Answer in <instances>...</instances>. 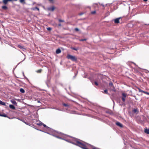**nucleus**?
<instances>
[{
  "label": "nucleus",
  "instance_id": "10",
  "mask_svg": "<svg viewBox=\"0 0 149 149\" xmlns=\"http://www.w3.org/2000/svg\"><path fill=\"white\" fill-rule=\"evenodd\" d=\"M0 104H1L5 106L6 103L4 102H2L0 100Z\"/></svg>",
  "mask_w": 149,
  "mask_h": 149
},
{
  "label": "nucleus",
  "instance_id": "29",
  "mask_svg": "<svg viewBox=\"0 0 149 149\" xmlns=\"http://www.w3.org/2000/svg\"><path fill=\"white\" fill-rule=\"evenodd\" d=\"M41 70L40 69V70H38V71H37V72H38L40 73V72H41Z\"/></svg>",
  "mask_w": 149,
  "mask_h": 149
},
{
  "label": "nucleus",
  "instance_id": "2",
  "mask_svg": "<svg viewBox=\"0 0 149 149\" xmlns=\"http://www.w3.org/2000/svg\"><path fill=\"white\" fill-rule=\"evenodd\" d=\"M109 84L110 90L111 91H115V89L114 86L113 85V84L111 82L109 83Z\"/></svg>",
  "mask_w": 149,
  "mask_h": 149
},
{
  "label": "nucleus",
  "instance_id": "21",
  "mask_svg": "<svg viewBox=\"0 0 149 149\" xmlns=\"http://www.w3.org/2000/svg\"><path fill=\"white\" fill-rule=\"evenodd\" d=\"M18 47L19 48H20V49H22V48H23V47H22V46H21V45H18Z\"/></svg>",
  "mask_w": 149,
  "mask_h": 149
},
{
  "label": "nucleus",
  "instance_id": "8",
  "mask_svg": "<svg viewBox=\"0 0 149 149\" xmlns=\"http://www.w3.org/2000/svg\"><path fill=\"white\" fill-rule=\"evenodd\" d=\"M61 52V50L59 49H57L56 51V53L57 54H58L60 53Z\"/></svg>",
  "mask_w": 149,
  "mask_h": 149
},
{
  "label": "nucleus",
  "instance_id": "32",
  "mask_svg": "<svg viewBox=\"0 0 149 149\" xmlns=\"http://www.w3.org/2000/svg\"><path fill=\"white\" fill-rule=\"evenodd\" d=\"M63 105L64 106H65V107H67L68 106V105L67 104H63Z\"/></svg>",
  "mask_w": 149,
  "mask_h": 149
},
{
  "label": "nucleus",
  "instance_id": "35",
  "mask_svg": "<svg viewBox=\"0 0 149 149\" xmlns=\"http://www.w3.org/2000/svg\"><path fill=\"white\" fill-rule=\"evenodd\" d=\"M13 0H8V1H12Z\"/></svg>",
  "mask_w": 149,
  "mask_h": 149
},
{
  "label": "nucleus",
  "instance_id": "28",
  "mask_svg": "<svg viewBox=\"0 0 149 149\" xmlns=\"http://www.w3.org/2000/svg\"><path fill=\"white\" fill-rule=\"evenodd\" d=\"M47 30L49 31L51 30L52 29L50 27L48 28H47Z\"/></svg>",
  "mask_w": 149,
  "mask_h": 149
},
{
  "label": "nucleus",
  "instance_id": "33",
  "mask_svg": "<svg viewBox=\"0 0 149 149\" xmlns=\"http://www.w3.org/2000/svg\"><path fill=\"white\" fill-rule=\"evenodd\" d=\"M59 21L60 22H63V20H61V19H59Z\"/></svg>",
  "mask_w": 149,
  "mask_h": 149
},
{
  "label": "nucleus",
  "instance_id": "37",
  "mask_svg": "<svg viewBox=\"0 0 149 149\" xmlns=\"http://www.w3.org/2000/svg\"><path fill=\"white\" fill-rule=\"evenodd\" d=\"M58 25H59V26H61V24H58Z\"/></svg>",
  "mask_w": 149,
  "mask_h": 149
},
{
  "label": "nucleus",
  "instance_id": "11",
  "mask_svg": "<svg viewBox=\"0 0 149 149\" xmlns=\"http://www.w3.org/2000/svg\"><path fill=\"white\" fill-rule=\"evenodd\" d=\"M31 10H35L36 9H37L38 10H39V9L37 7H36L35 8H31Z\"/></svg>",
  "mask_w": 149,
  "mask_h": 149
},
{
  "label": "nucleus",
  "instance_id": "6",
  "mask_svg": "<svg viewBox=\"0 0 149 149\" xmlns=\"http://www.w3.org/2000/svg\"><path fill=\"white\" fill-rule=\"evenodd\" d=\"M9 107L10 108L13 109H15V107L13 105L10 104L9 105Z\"/></svg>",
  "mask_w": 149,
  "mask_h": 149
},
{
  "label": "nucleus",
  "instance_id": "13",
  "mask_svg": "<svg viewBox=\"0 0 149 149\" xmlns=\"http://www.w3.org/2000/svg\"><path fill=\"white\" fill-rule=\"evenodd\" d=\"M20 92L22 93H23L25 91H24V89L23 88H21L20 89Z\"/></svg>",
  "mask_w": 149,
  "mask_h": 149
},
{
  "label": "nucleus",
  "instance_id": "34",
  "mask_svg": "<svg viewBox=\"0 0 149 149\" xmlns=\"http://www.w3.org/2000/svg\"><path fill=\"white\" fill-rule=\"evenodd\" d=\"M49 1L51 2H53V0H49Z\"/></svg>",
  "mask_w": 149,
  "mask_h": 149
},
{
  "label": "nucleus",
  "instance_id": "1",
  "mask_svg": "<svg viewBox=\"0 0 149 149\" xmlns=\"http://www.w3.org/2000/svg\"><path fill=\"white\" fill-rule=\"evenodd\" d=\"M67 58L68 59H70L73 61H76L77 60V58L75 56L70 55H68L67 56Z\"/></svg>",
  "mask_w": 149,
  "mask_h": 149
},
{
  "label": "nucleus",
  "instance_id": "15",
  "mask_svg": "<svg viewBox=\"0 0 149 149\" xmlns=\"http://www.w3.org/2000/svg\"><path fill=\"white\" fill-rule=\"evenodd\" d=\"M2 8L3 9L6 10L8 8L7 6H2Z\"/></svg>",
  "mask_w": 149,
  "mask_h": 149
},
{
  "label": "nucleus",
  "instance_id": "9",
  "mask_svg": "<svg viewBox=\"0 0 149 149\" xmlns=\"http://www.w3.org/2000/svg\"><path fill=\"white\" fill-rule=\"evenodd\" d=\"M8 2V0H3V3L5 4H7Z\"/></svg>",
  "mask_w": 149,
  "mask_h": 149
},
{
  "label": "nucleus",
  "instance_id": "27",
  "mask_svg": "<svg viewBox=\"0 0 149 149\" xmlns=\"http://www.w3.org/2000/svg\"><path fill=\"white\" fill-rule=\"evenodd\" d=\"M74 30L76 31H79V29L78 28H75Z\"/></svg>",
  "mask_w": 149,
  "mask_h": 149
},
{
  "label": "nucleus",
  "instance_id": "25",
  "mask_svg": "<svg viewBox=\"0 0 149 149\" xmlns=\"http://www.w3.org/2000/svg\"><path fill=\"white\" fill-rule=\"evenodd\" d=\"M137 110L136 109H134V110H133V111L134 112V113H136L137 112Z\"/></svg>",
  "mask_w": 149,
  "mask_h": 149
},
{
  "label": "nucleus",
  "instance_id": "20",
  "mask_svg": "<svg viewBox=\"0 0 149 149\" xmlns=\"http://www.w3.org/2000/svg\"><path fill=\"white\" fill-rule=\"evenodd\" d=\"M125 97H122V101L123 102H125Z\"/></svg>",
  "mask_w": 149,
  "mask_h": 149
},
{
  "label": "nucleus",
  "instance_id": "36",
  "mask_svg": "<svg viewBox=\"0 0 149 149\" xmlns=\"http://www.w3.org/2000/svg\"><path fill=\"white\" fill-rule=\"evenodd\" d=\"M144 1H148V0H143Z\"/></svg>",
  "mask_w": 149,
  "mask_h": 149
},
{
  "label": "nucleus",
  "instance_id": "18",
  "mask_svg": "<svg viewBox=\"0 0 149 149\" xmlns=\"http://www.w3.org/2000/svg\"><path fill=\"white\" fill-rule=\"evenodd\" d=\"M20 3H25V0H20Z\"/></svg>",
  "mask_w": 149,
  "mask_h": 149
},
{
  "label": "nucleus",
  "instance_id": "17",
  "mask_svg": "<svg viewBox=\"0 0 149 149\" xmlns=\"http://www.w3.org/2000/svg\"><path fill=\"white\" fill-rule=\"evenodd\" d=\"M0 116H3L5 117H7V115L6 114H0Z\"/></svg>",
  "mask_w": 149,
  "mask_h": 149
},
{
  "label": "nucleus",
  "instance_id": "38",
  "mask_svg": "<svg viewBox=\"0 0 149 149\" xmlns=\"http://www.w3.org/2000/svg\"><path fill=\"white\" fill-rule=\"evenodd\" d=\"M38 102H40V101H38Z\"/></svg>",
  "mask_w": 149,
  "mask_h": 149
},
{
  "label": "nucleus",
  "instance_id": "16",
  "mask_svg": "<svg viewBox=\"0 0 149 149\" xmlns=\"http://www.w3.org/2000/svg\"><path fill=\"white\" fill-rule=\"evenodd\" d=\"M122 95L123 96L122 97H126V94L125 93H122Z\"/></svg>",
  "mask_w": 149,
  "mask_h": 149
},
{
  "label": "nucleus",
  "instance_id": "5",
  "mask_svg": "<svg viewBox=\"0 0 149 149\" xmlns=\"http://www.w3.org/2000/svg\"><path fill=\"white\" fill-rule=\"evenodd\" d=\"M48 10H51L52 11H53L54 9V7H49L48 8Z\"/></svg>",
  "mask_w": 149,
  "mask_h": 149
},
{
  "label": "nucleus",
  "instance_id": "31",
  "mask_svg": "<svg viewBox=\"0 0 149 149\" xmlns=\"http://www.w3.org/2000/svg\"><path fill=\"white\" fill-rule=\"evenodd\" d=\"M86 39H81L80 40V41H85V40H86Z\"/></svg>",
  "mask_w": 149,
  "mask_h": 149
},
{
  "label": "nucleus",
  "instance_id": "23",
  "mask_svg": "<svg viewBox=\"0 0 149 149\" xmlns=\"http://www.w3.org/2000/svg\"><path fill=\"white\" fill-rule=\"evenodd\" d=\"M96 11H94L91 12V13L93 14H94L95 13Z\"/></svg>",
  "mask_w": 149,
  "mask_h": 149
},
{
  "label": "nucleus",
  "instance_id": "30",
  "mask_svg": "<svg viewBox=\"0 0 149 149\" xmlns=\"http://www.w3.org/2000/svg\"><path fill=\"white\" fill-rule=\"evenodd\" d=\"M95 84L96 85V86H97L98 85V83H97V82L96 81H95Z\"/></svg>",
  "mask_w": 149,
  "mask_h": 149
},
{
  "label": "nucleus",
  "instance_id": "7",
  "mask_svg": "<svg viewBox=\"0 0 149 149\" xmlns=\"http://www.w3.org/2000/svg\"><path fill=\"white\" fill-rule=\"evenodd\" d=\"M11 102L12 103H13L16 106L17 105V103L15 101L13 100H11Z\"/></svg>",
  "mask_w": 149,
  "mask_h": 149
},
{
  "label": "nucleus",
  "instance_id": "4",
  "mask_svg": "<svg viewBox=\"0 0 149 149\" xmlns=\"http://www.w3.org/2000/svg\"><path fill=\"white\" fill-rule=\"evenodd\" d=\"M116 124L117 125H118L120 127H123L122 124L121 123H119V122H116Z\"/></svg>",
  "mask_w": 149,
  "mask_h": 149
},
{
  "label": "nucleus",
  "instance_id": "26",
  "mask_svg": "<svg viewBox=\"0 0 149 149\" xmlns=\"http://www.w3.org/2000/svg\"><path fill=\"white\" fill-rule=\"evenodd\" d=\"M144 93L146 94L147 95H149V93L144 91Z\"/></svg>",
  "mask_w": 149,
  "mask_h": 149
},
{
  "label": "nucleus",
  "instance_id": "12",
  "mask_svg": "<svg viewBox=\"0 0 149 149\" xmlns=\"http://www.w3.org/2000/svg\"><path fill=\"white\" fill-rule=\"evenodd\" d=\"M145 132L147 134H149V130L147 129H145Z\"/></svg>",
  "mask_w": 149,
  "mask_h": 149
},
{
  "label": "nucleus",
  "instance_id": "22",
  "mask_svg": "<svg viewBox=\"0 0 149 149\" xmlns=\"http://www.w3.org/2000/svg\"><path fill=\"white\" fill-rule=\"evenodd\" d=\"M104 92L107 94H108L107 90H105L104 91Z\"/></svg>",
  "mask_w": 149,
  "mask_h": 149
},
{
  "label": "nucleus",
  "instance_id": "24",
  "mask_svg": "<svg viewBox=\"0 0 149 149\" xmlns=\"http://www.w3.org/2000/svg\"><path fill=\"white\" fill-rule=\"evenodd\" d=\"M139 91L140 92H142V93H144V91H143V90H141V89H139Z\"/></svg>",
  "mask_w": 149,
  "mask_h": 149
},
{
  "label": "nucleus",
  "instance_id": "3",
  "mask_svg": "<svg viewBox=\"0 0 149 149\" xmlns=\"http://www.w3.org/2000/svg\"><path fill=\"white\" fill-rule=\"evenodd\" d=\"M120 18H118L115 19L114 20V22L116 23H119V20L120 19Z\"/></svg>",
  "mask_w": 149,
  "mask_h": 149
},
{
  "label": "nucleus",
  "instance_id": "14",
  "mask_svg": "<svg viewBox=\"0 0 149 149\" xmlns=\"http://www.w3.org/2000/svg\"><path fill=\"white\" fill-rule=\"evenodd\" d=\"M43 125V126L44 127H46L47 128H49L48 127H47L46 125H45V124H43V123H40L39 125Z\"/></svg>",
  "mask_w": 149,
  "mask_h": 149
},
{
  "label": "nucleus",
  "instance_id": "19",
  "mask_svg": "<svg viewBox=\"0 0 149 149\" xmlns=\"http://www.w3.org/2000/svg\"><path fill=\"white\" fill-rule=\"evenodd\" d=\"M72 49L76 50V51H77L78 49V48H74V47L72 48Z\"/></svg>",
  "mask_w": 149,
  "mask_h": 149
}]
</instances>
